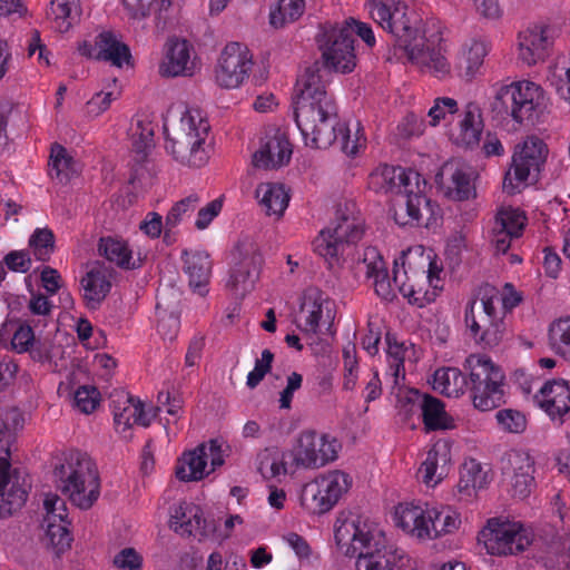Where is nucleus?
<instances>
[{
	"label": "nucleus",
	"mask_w": 570,
	"mask_h": 570,
	"mask_svg": "<svg viewBox=\"0 0 570 570\" xmlns=\"http://www.w3.org/2000/svg\"><path fill=\"white\" fill-rule=\"evenodd\" d=\"M321 63L315 61L297 80L294 118L306 146L326 149L338 140L341 124L337 106L326 92L321 76Z\"/></svg>",
	"instance_id": "obj_1"
},
{
	"label": "nucleus",
	"mask_w": 570,
	"mask_h": 570,
	"mask_svg": "<svg viewBox=\"0 0 570 570\" xmlns=\"http://www.w3.org/2000/svg\"><path fill=\"white\" fill-rule=\"evenodd\" d=\"M334 539L346 557H357V570H401L410 562L402 550L387 542L384 533L372 529L352 512L338 514Z\"/></svg>",
	"instance_id": "obj_2"
},
{
	"label": "nucleus",
	"mask_w": 570,
	"mask_h": 570,
	"mask_svg": "<svg viewBox=\"0 0 570 570\" xmlns=\"http://www.w3.org/2000/svg\"><path fill=\"white\" fill-rule=\"evenodd\" d=\"M505 375L490 357L471 354L463 370L454 367L439 368L433 375V389L451 396L458 395L463 385H469L475 409L491 411L505 403L503 390Z\"/></svg>",
	"instance_id": "obj_3"
},
{
	"label": "nucleus",
	"mask_w": 570,
	"mask_h": 570,
	"mask_svg": "<svg viewBox=\"0 0 570 570\" xmlns=\"http://www.w3.org/2000/svg\"><path fill=\"white\" fill-rule=\"evenodd\" d=\"M209 130V122L198 110H186L178 120L164 124L165 148L177 163L200 168L210 157Z\"/></svg>",
	"instance_id": "obj_4"
},
{
	"label": "nucleus",
	"mask_w": 570,
	"mask_h": 570,
	"mask_svg": "<svg viewBox=\"0 0 570 570\" xmlns=\"http://www.w3.org/2000/svg\"><path fill=\"white\" fill-rule=\"evenodd\" d=\"M58 488L81 510L90 509L100 494V480L96 464L87 453L70 451L65 462L53 470Z\"/></svg>",
	"instance_id": "obj_5"
},
{
	"label": "nucleus",
	"mask_w": 570,
	"mask_h": 570,
	"mask_svg": "<svg viewBox=\"0 0 570 570\" xmlns=\"http://www.w3.org/2000/svg\"><path fill=\"white\" fill-rule=\"evenodd\" d=\"M544 94L540 86L523 80L501 87L490 107L492 118L502 121L511 117L515 122H533L546 107Z\"/></svg>",
	"instance_id": "obj_6"
},
{
	"label": "nucleus",
	"mask_w": 570,
	"mask_h": 570,
	"mask_svg": "<svg viewBox=\"0 0 570 570\" xmlns=\"http://www.w3.org/2000/svg\"><path fill=\"white\" fill-rule=\"evenodd\" d=\"M499 291L484 284L479 287L476 298L468 303L465 308V324L473 340L484 346L498 345L503 336V316L497 309Z\"/></svg>",
	"instance_id": "obj_7"
},
{
	"label": "nucleus",
	"mask_w": 570,
	"mask_h": 570,
	"mask_svg": "<svg viewBox=\"0 0 570 570\" xmlns=\"http://www.w3.org/2000/svg\"><path fill=\"white\" fill-rule=\"evenodd\" d=\"M548 154V146L539 137L530 136L518 144L512 155L511 166L503 179V190L514 195L520 193V186L537 184Z\"/></svg>",
	"instance_id": "obj_8"
},
{
	"label": "nucleus",
	"mask_w": 570,
	"mask_h": 570,
	"mask_svg": "<svg viewBox=\"0 0 570 570\" xmlns=\"http://www.w3.org/2000/svg\"><path fill=\"white\" fill-rule=\"evenodd\" d=\"M354 203H345L336 212V222L333 228L323 229L314 240L315 252L325 259H337L344 246L356 244L364 234L363 223L353 215Z\"/></svg>",
	"instance_id": "obj_9"
},
{
	"label": "nucleus",
	"mask_w": 570,
	"mask_h": 570,
	"mask_svg": "<svg viewBox=\"0 0 570 570\" xmlns=\"http://www.w3.org/2000/svg\"><path fill=\"white\" fill-rule=\"evenodd\" d=\"M7 425L0 421V519L12 515L24 504L31 484L17 469H11L10 449L3 441Z\"/></svg>",
	"instance_id": "obj_10"
},
{
	"label": "nucleus",
	"mask_w": 570,
	"mask_h": 570,
	"mask_svg": "<svg viewBox=\"0 0 570 570\" xmlns=\"http://www.w3.org/2000/svg\"><path fill=\"white\" fill-rule=\"evenodd\" d=\"M370 13L384 30L389 31L395 41V47L407 56L415 43H420L419 31L413 28L406 17L405 7L393 3L392 0H371Z\"/></svg>",
	"instance_id": "obj_11"
},
{
	"label": "nucleus",
	"mask_w": 570,
	"mask_h": 570,
	"mask_svg": "<svg viewBox=\"0 0 570 570\" xmlns=\"http://www.w3.org/2000/svg\"><path fill=\"white\" fill-rule=\"evenodd\" d=\"M234 258L236 262L230 269L227 286L235 296L243 298L254 289L264 258L258 244L249 237L238 240Z\"/></svg>",
	"instance_id": "obj_12"
},
{
	"label": "nucleus",
	"mask_w": 570,
	"mask_h": 570,
	"mask_svg": "<svg viewBox=\"0 0 570 570\" xmlns=\"http://www.w3.org/2000/svg\"><path fill=\"white\" fill-rule=\"evenodd\" d=\"M350 478L341 471L321 475L306 483L301 492L302 507L312 514L328 512L350 488Z\"/></svg>",
	"instance_id": "obj_13"
},
{
	"label": "nucleus",
	"mask_w": 570,
	"mask_h": 570,
	"mask_svg": "<svg viewBox=\"0 0 570 570\" xmlns=\"http://www.w3.org/2000/svg\"><path fill=\"white\" fill-rule=\"evenodd\" d=\"M488 553L508 556L523 552L530 544L528 535L515 524L490 519L478 535Z\"/></svg>",
	"instance_id": "obj_14"
},
{
	"label": "nucleus",
	"mask_w": 570,
	"mask_h": 570,
	"mask_svg": "<svg viewBox=\"0 0 570 570\" xmlns=\"http://www.w3.org/2000/svg\"><path fill=\"white\" fill-rule=\"evenodd\" d=\"M323 39L324 41L320 43L323 66L342 73L353 71L356 66V55L350 28L332 27L324 32Z\"/></svg>",
	"instance_id": "obj_15"
},
{
	"label": "nucleus",
	"mask_w": 570,
	"mask_h": 570,
	"mask_svg": "<svg viewBox=\"0 0 570 570\" xmlns=\"http://www.w3.org/2000/svg\"><path fill=\"white\" fill-rule=\"evenodd\" d=\"M404 419L407 420L416 412L421 411V416L425 430H449L454 428L453 419L446 413L444 403L430 394H423L417 390L410 389L404 396H400Z\"/></svg>",
	"instance_id": "obj_16"
},
{
	"label": "nucleus",
	"mask_w": 570,
	"mask_h": 570,
	"mask_svg": "<svg viewBox=\"0 0 570 570\" xmlns=\"http://www.w3.org/2000/svg\"><path fill=\"white\" fill-rule=\"evenodd\" d=\"M252 67V55L247 47L239 42H230L219 56L216 81L223 88H237L248 77Z\"/></svg>",
	"instance_id": "obj_17"
},
{
	"label": "nucleus",
	"mask_w": 570,
	"mask_h": 570,
	"mask_svg": "<svg viewBox=\"0 0 570 570\" xmlns=\"http://www.w3.org/2000/svg\"><path fill=\"white\" fill-rule=\"evenodd\" d=\"M296 466L317 469L337 458L335 441L327 442L326 436H317L314 431L301 433L293 451Z\"/></svg>",
	"instance_id": "obj_18"
},
{
	"label": "nucleus",
	"mask_w": 570,
	"mask_h": 570,
	"mask_svg": "<svg viewBox=\"0 0 570 570\" xmlns=\"http://www.w3.org/2000/svg\"><path fill=\"white\" fill-rule=\"evenodd\" d=\"M533 465L531 456L523 451L511 450L502 456V475L511 484L514 497L523 499L530 494L534 484Z\"/></svg>",
	"instance_id": "obj_19"
},
{
	"label": "nucleus",
	"mask_w": 570,
	"mask_h": 570,
	"mask_svg": "<svg viewBox=\"0 0 570 570\" xmlns=\"http://www.w3.org/2000/svg\"><path fill=\"white\" fill-rule=\"evenodd\" d=\"M78 51L87 58L109 61L112 66L119 68L124 65L132 66L129 47L111 31H102L97 35L94 45L87 40L82 41L78 46Z\"/></svg>",
	"instance_id": "obj_20"
},
{
	"label": "nucleus",
	"mask_w": 570,
	"mask_h": 570,
	"mask_svg": "<svg viewBox=\"0 0 570 570\" xmlns=\"http://www.w3.org/2000/svg\"><path fill=\"white\" fill-rule=\"evenodd\" d=\"M115 269L105 262H95L81 279L83 299L90 309H98L111 289Z\"/></svg>",
	"instance_id": "obj_21"
},
{
	"label": "nucleus",
	"mask_w": 570,
	"mask_h": 570,
	"mask_svg": "<svg viewBox=\"0 0 570 570\" xmlns=\"http://www.w3.org/2000/svg\"><path fill=\"white\" fill-rule=\"evenodd\" d=\"M293 154L292 144L281 130L266 136L259 149L253 155V165L256 168L277 169L287 165Z\"/></svg>",
	"instance_id": "obj_22"
},
{
	"label": "nucleus",
	"mask_w": 570,
	"mask_h": 570,
	"mask_svg": "<svg viewBox=\"0 0 570 570\" xmlns=\"http://www.w3.org/2000/svg\"><path fill=\"white\" fill-rule=\"evenodd\" d=\"M540 407L552 421L564 423L570 413V382L564 379L549 381L540 389Z\"/></svg>",
	"instance_id": "obj_23"
},
{
	"label": "nucleus",
	"mask_w": 570,
	"mask_h": 570,
	"mask_svg": "<svg viewBox=\"0 0 570 570\" xmlns=\"http://www.w3.org/2000/svg\"><path fill=\"white\" fill-rule=\"evenodd\" d=\"M420 179L421 175L415 170L383 165L371 173L368 187L375 193L396 191L402 194L406 185L419 186Z\"/></svg>",
	"instance_id": "obj_24"
},
{
	"label": "nucleus",
	"mask_w": 570,
	"mask_h": 570,
	"mask_svg": "<svg viewBox=\"0 0 570 570\" xmlns=\"http://www.w3.org/2000/svg\"><path fill=\"white\" fill-rule=\"evenodd\" d=\"M196 65L190 60V47L187 40L169 39L166 43V55L159 66V73L166 78L190 77Z\"/></svg>",
	"instance_id": "obj_25"
},
{
	"label": "nucleus",
	"mask_w": 570,
	"mask_h": 570,
	"mask_svg": "<svg viewBox=\"0 0 570 570\" xmlns=\"http://www.w3.org/2000/svg\"><path fill=\"white\" fill-rule=\"evenodd\" d=\"M551 46L552 29L548 26H535L519 35L520 58L528 66L543 60Z\"/></svg>",
	"instance_id": "obj_26"
},
{
	"label": "nucleus",
	"mask_w": 570,
	"mask_h": 570,
	"mask_svg": "<svg viewBox=\"0 0 570 570\" xmlns=\"http://www.w3.org/2000/svg\"><path fill=\"white\" fill-rule=\"evenodd\" d=\"M444 175H449L445 196L450 199L463 202L476 196L475 173L471 168L445 164L439 176L442 178Z\"/></svg>",
	"instance_id": "obj_27"
},
{
	"label": "nucleus",
	"mask_w": 570,
	"mask_h": 570,
	"mask_svg": "<svg viewBox=\"0 0 570 570\" xmlns=\"http://www.w3.org/2000/svg\"><path fill=\"white\" fill-rule=\"evenodd\" d=\"M184 271L188 275L189 286L199 295L207 293L206 286L209 282L212 262L205 252L189 254L184 252Z\"/></svg>",
	"instance_id": "obj_28"
},
{
	"label": "nucleus",
	"mask_w": 570,
	"mask_h": 570,
	"mask_svg": "<svg viewBox=\"0 0 570 570\" xmlns=\"http://www.w3.org/2000/svg\"><path fill=\"white\" fill-rule=\"evenodd\" d=\"M208 454L207 444L202 443L194 450L183 454L176 466V476L184 482L199 481L206 475L205 468L207 465Z\"/></svg>",
	"instance_id": "obj_29"
},
{
	"label": "nucleus",
	"mask_w": 570,
	"mask_h": 570,
	"mask_svg": "<svg viewBox=\"0 0 570 570\" xmlns=\"http://www.w3.org/2000/svg\"><path fill=\"white\" fill-rule=\"evenodd\" d=\"M255 194L268 216H282L288 206L289 195L282 184L262 183L257 186Z\"/></svg>",
	"instance_id": "obj_30"
},
{
	"label": "nucleus",
	"mask_w": 570,
	"mask_h": 570,
	"mask_svg": "<svg viewBox=\"0 0 570 570\" xmlns=\"http://www.w3.org/2000/svg\"><path fill=\"white\" fill-rule=\"evenodd\" d=\"M49 16L59 32H67L80 19V0H51Z\"/></svg>",
	"instance_id": "obj_31"
},
{
	"label": "nucleus",
	"mask_w": 570,
	"mask_h": 570,
	"mask_svg": "<svg viewBox=\"0 0 570 570\" xmlns=\"http://www.w3.org/2000/svg\"><path fill=\"white\" fill-rule=\"evenodd\" d=\"M460 137L466 147L479 145L483 130V119L481 108L475 102H469L465 106L464 117L460 121Z\"/></svg>",
	"instance_id": "obj_32"
},
{
	"label": "nucleus",
	"mask_w": 570,
	"mask_h": 570,
	"mask_svg": "<svg viewBox=\"0 0 570 570\" xmlns=\"http://www.w3.org/2000/svg\"><path fill=\"white\" fill-rule=\"evenodd\" d=\"M489 483V475L481 464L474 459L464 462L456 488L461 494L471 497L476 490L483 489Z\"/></svg>",
	"instance_id": "obj_33"
},
{
	"label": "nucleus",
	"mask_w": 570,
	"mask_h": 570,
	"mask_svg": "<svg viewBox=\"0 0 570 570\" xmlns=\"http://www.w3.org/2000/svg\"><path fill=\"white\" fill-rule=\"evenodd\" d=\"M98 250L109 263H115L121 268L135 269L141 265L140 259L131 262V252L124 242L110 237L101 238Z\"/></svg>",
	"instance_id": "obj_34"
},
{
	"label": "nucleus",
	"mask_w": 570,
	"mask_h": 570,
	"mask_svg": "<svg viewBox=\"0 0 570 570\" xmlns=\"http://www.w3.org/2000/svg\"><path fill=\"white\" fill-rule=\"evenodd\" d=\"M426 507L410 504L396 511L397 525L403 530L424 539L430 535L429 525H425Z\"/></svg>",
	"instance_id": "obj_35"
},
{
	"label": "nucleus",
	"mask_w": 570,
	"mask_h": 570,
	"mask_svg": "<svg viewBox=\"0 0 570 570\" xmlns=\"http://www.w3.org/2000/svg\"><path fill=\"white\" fill-rule=\"evenodd\" d=\"M323 302H326V305H328V301L323 297V294L317 288L307 291L301 303V312H307L308 316L304 327L298 326L299 330L312 334L317 333L323 316Z\"/></svg>",
	"instance_id": "obj_36"
},
{
	"label": "nucleus",
	"mask_w": 570,
	"mask_h": 570,
	"mask_svg": "<svg viewBox=\"0 0 570 570\" xmlns=\"http://www.w3.org/2000/svg\"><path fill=\"white\" fill-rule=\"evenodd\" d=\"M366 276L374 278L375 293L382 299L392 302L396 297V286L390 281L385 262L381 256H376L373 262L366 265Z\"/></svg>",
	"instance_id": "obj_37"
},
{
	"label": "nucleus",
	"mask_w": 570,
	"mask_h": 570,
	"mask_svg": "<svg viewBox=\"0 0 570 570\" xmlns=\"http://www.w3.org/2000/svg\"><path fill=\"white\" fill-rule=\"evenodd\" d=\"M12 332L10 344L13 351L17 353H26L29 346L36 338L35 332L28 322L20 320L11 321L2 326L0 330V341L4 340V334L8 336Z\"/></svg>",
	"instance_id": "obj_38"
},
{
	"label": "nucleus",
	"mask_w": 570,
	"mask_h": 570,
	"mask_svg": "<svg viewBox=\"0 0 570 570\" xmlns=\"http://www.w3.org/2000/svg\"><path fill=\"white\" fill-rule=\"evenodd\" d=\"M75 160L67 154L61 145L55 144L51 147L50 155V176L61 184H67L76 174Z\"/></svg>",
	"instance_id": "obj_39"
},
{
	"label": "nucleus",
	"mask_w": 570,
	"mask_h": 570,
	"mask_svg": "<svg viewBox=\"0 0 570 570\" xmlns=\"http://www.w3.org/2000/svg\"><path fill=\"white\" fill-rule=\"evenodd\" d=\"M551 350L570 361V316L553 321L548 331Z\"/></svg>",
	"instance_id": "obj_40"
},
{
	"label": "nucleus",
	"mask_w": 570,
	"mask_h": 570,
	"mask_svg": "<svg viewBox=\"0 0 570 570\" xmlns=\"http://www.w3.org/2000/svg\"><path fill=\"white\" fill-rule=\"evenodd\" d=\"M407 59L417 65H424L433 68L438 73L448 72V62L438 51L425 46V38H420V43H415L414 49L406 56Z\"/></svg>",
	"instance_id": "obj_41"
},
{
	"label": "nucleus",
	"mask_w": 570,
	"mask_h": 570,
	"mask_svg": "<svg viewBox=\"0 0 570 570\" xmlns=\"http://www.w3.org/2000/svg\"><path fill=\"white\" fill-rule=\"evenodd\" d=\"M402 194H404L406 197L405 209L409 219L400 220L397 217H395L396 223L400 225H407L410 223L420 222L422 206L428 209L430 206V200L422 195L420 185H406L403 188Z\"/></svg>",
	"instance_id": "obj_42"
},
{
	"label": "nucleus",
	"mask_w": 570,
	"mask_h": 570,
	"mask_svg": "<svg viewBox=\"0 0 570 570\" xmlns=\"http://www.w3.org/2000/svg\"><path fill=\"white\" fill-rule=\"evenodd\" d=\"M305 10V0H279L276 10L269 14V22L275 28L297 20Z\"/></svg>",
	"instance_id": "obj_43"
},
{
	"label": "nucleus",
	"mask_w": 570,
	"mask_h": 570,
	"mask_svg": "<svg viewBox=\"0 0 570 570\" xmlns=\"http://www.w3.org/2000/svg\"><path fill=\"white\" fill-rule=\"evenodd\" d=\"M527 220L524 212L519 208L503 207L495 215L494 225L521 237Z\"/></svg>",
	"instance_id": "obj_44"
},
{
	"label": "nucleus",
	"mask_w": 570,
	"mask_h": 570,
	"mask_svg": "<svg viewBox=\"0 0 570 570\" xmlns=\"http://www.w3.org/2000/svg\"><path fill=\"white\" fill-rule=\"evenodd\" d=\"M216 530L214 521H207L203 518V511L196 518L184 520L179 525H174V531L181 535H194L198 537V540H203L213 534Z\"/></svg>",
	"instance_id": "obj_45"
},
{
	"label": "nucleus",
	"mask_w": 570,
	"mask_h": 570,
	"mask_svg": "<svg viewBox=\"0 0 570 570\" xmlns=\"http://www.w3.org/2000/svg\"><path fill=\"white\" fill-rule=\"evenodd\" d=\"M37 259L47 262L55 250V235L49 228H37L29 239Z\"/></svg>",
	"instance_id": "obj_46"
},
{
	"label": "nucleus",
	"mask_w": 570,
	"mask_h": 570,
	"mask_svg": "<svg viewBox=\"0 0 570 570\" xmlns=\"http://www.w3.org/2000/svg\"><path fill=\"white\" fill-rule=\"evenodd\" d=\"M495 419H497V422H498L499 426L501 428V430H503L504 432H508V433L520 434V433H523L527 429V423H528L527 417L519 410H514V409L499 410L495 413Z\"/></svg>",
	"instance_id": "obj_47"
},
{
	"label": "nucleus",
	"mask_w": 570,
	"mask_h": 570,
	"mask_svg": "<svg viewBox=\"0 0 570 570\" xmlns=\"http://www.w3.org/2000/svg\"><path fill=\"white\" fill-rule=\"evenodd\" d=\"M69 524V522H60L57 524L55 521H49L47 535L57 554L65 552L71 546L72 535L68 528Z\"/></svg>",
	"instance_id": "obj_48"
},
{
	"label": "nucleus",
	"mask_w": 570,
	"mask_h": 570,
	"mask_svg": "<svg viewBox=\"0 0 570 570\" xmlns=\"http://www.w3.org/2000/svg\"><path fill=\"white\" fill-rule=\"evenodd\" d=\"M199 202V197L195 194L189 195L188 197L177 202L166 217L165 223V237L168 235L171 228L176 227L181 217L188 213L193 212L196 208L197 203Z\"/></svg>",
	"instance_id": "obj_49"
},
{
	"label": "nucleus",
	"mask_w": 570,
	"mask_h": 570,
	"mask_svg": "<svg viewBox=\"0 0 570 570\" xmlns=\"http://www.w3.org/2000/svg\"><path fill=\"white\" fill-rule=\"evenodd\" d=\"M56 350L57 346L50 336H38L33 340L26 353H29L32 361L46 363L52 361L56 355Z\"/></svg>",
	"instance_id": "obj_50"
},
{
	"label": "nucleus",
	"mask_w": 570,
	"mask_h": 570,
	"mask_svg": "<svg viewBox=\"0 0 570 570\" xmlns=\"http://www.w3.org/2000/svg\"><path fill=\"white\" fill-rule=\"evenodd\" d=\"M100 393L92 385H82L75 392V404L83 413L89 414L98 405Z\"/></svg>",
	"instance_id": "obj_51"
},
{
	"label": "nucleus",
	"mask_w": 570,
	"mask_h": 570,
	"mask_svg": "<svg viewBox=\"0 0 570 570\" xmlns=\"http://www.w3.org/2000/svg\"><path fill=\"white\" fill-rule=\"evenodd\" d=\"M154 130L150 126H144L141 121H138L136 129L131 134L132 148L144 158L153 146Z\"/></svg>",
	"instance_id": "obj_52"
},
{
	"label": "nucleus",
	"mask_w": 570,
	"mask_h": 570,
	"mask_svg": "<svg viewBox=\"0 0 570 570\" xmlns=\"http://www.w3.org/2000/svg\"><path fill=\"white\" fill-rule=\"evenodd\" d=\"M114 564L124 570H141L142 558L134 548H125L115 556Z\"/></svg>",
	"instance_id": "obj_53"
},
{
	"label": "nucleus",
	"mask_w": 570,
	"mask_h": 570,
	"mask_svg": "<svg viewBox=\"0 0 570 570\" xmlns=\"http://www.w3.org/2000/svg\"><path fill=\"white\" fill-rule=\"evenodd\" d=\"M357 127H360V124H357ZM358 131L360 128H357L355 137L352 139L351 129L345 124L344 126L341 127L338 140H336L335 142L340 145V148L344 154L348 156H354L357 154L358 148L362 146Z\"/></svg>",
	"instance_id": "obj_54"
},
{
	"label": "nucleus",
	"mask_w": 570,
	"mask_h": 570,
	"mask_svg": "<svg viewBox=\"0 0 570 570\" xmlns=\"http://www.w3.org/2000/svg\"><path fill=\"white\" fill-rule=\"evenodd\" d=\"M458 111L456 100L448 97L436 98L434 106L430 109L431 125L436 126L439 121L445 117V114H455Z\"/></svg>",
	"instance_id": "obj_55"
},
{
	"label": "nucleus",
	"mask_w": 570,
	"mask_h": 570,
	"mask_svg": "<svg viewBox=\"0 0 570 570\" xmlns=\"http://www.w3.org/2000/svg\"><path fill=\"white\" fill-rule=\"evenodd\" d=\"M341 28H350L351 38L353 33L357 35L368 47L375 45V36L370 24L358 21L354 18H350L344 22Z\"/></svg>",
	"instance_id": "obj_56"
},
{
	"label": "nucleus",
	"mask_w": 570,
	"mask_h": 570,
	"mask_svg": "<svg viewBox=\"0 0 570 570\" xmlns=\"http://www.w3.org/2000/svg\"><path fill=\"white\" fill-rule=\"evenodd\" d=\"M45 509L48 514L49 521L68 522L67 519V507L66 502L60 499L57 494L48 495L43 502Z\"/></svg>",
	"instance_id": "obj_57"
},
{
	"label": "nucleus",
	"mask_w": 570,
	"mask_h": 570,
	"mask_svg": "<svg viewBox=\"0 0 570 570\" xmlns=\"http://www.w3.org/2000/svg\"><path fill=\"white\" fill-rule=\"evenodd\" d=\"M444 517L443 509L429 508L426 505L425 525H429L430 535H425L428 539H433L445 534V530H441L442 519Z\"/></svg>",
	"instance_id": "obj_58"
},
{
	"label": "nucleus",
	"mask_w": 570,
	"mask_h": 570,
	"mask_svg": "<svg viewBox=\"0 0 570 570\" xmlns=\"http://www.w3.org/2000/svg\"><path fill=\"white\" fill-rule=\"evenodd\" d=\"M519 237L520 236L514 235V233L501 229L499 226L493 225L490 240L498 253L505 254L511 246V240Z\"/></svg>",
	"instance_id": "obj_59"
},
{
	"label": "nucleus",
	"mask_w": 570,
	"mask_h": 570,
	"mask_svg": "<svg viewBox=\"0 0 570 570\" xmlns=\"http://www.w3.org/2000/svg\"><path fill=\"white\" fill-rule=\"evenodd\" d=\"M223 202L220 199H214L208 203L205 207L199 209L195 226L198 229H205L212 220L220 213Z\"/></svg>",
	"instance_id": "obj_60"
},
{
	"label": "nucleus",
	"mask_w": 570,
	"mask_h": 570,
	"mask_svg": "<svg viewBox=\"0 0 570 570\" xmlns=\"http://www.w3.org/2000/svg\"><path fill=\"white\" fill-rule=\"evenodd\" d=\"M121 399H124V403H128V410L132 416V423L142 426H148L150 424V419L147 416L144 410V404L139 400H136L129 394H121Z\"/></svg>",
	"instance_id": "obj_61"
},
{
	"label": "nucleus",
	"mask_w": 570,
	"mask_h": 570,
	"mask_svg": "<svg viewBox=\"0 0 570 570\" xmlns=\"http://www.w3.org/2000/svg\"><path fill=\"white\" fill-rule=\"evenodd\" d=\"M3 262L12 272L26 273L31 267V259L23 252L12 250L4 256Z\"/></svg>",
	"instance_id": "obj_62"
},
{
	"label": "nucleus",
	"mask_w": 570,
	"mask_h": 570,
	"mask_svg": "<svg viewBox=\"0 0 570 570\" xmlns=\"http://www.w3.org/2000/svg\"><path fill=\"white\" fill-rule=\"evenodd\" d=\"M485 47L482 42H474L466 57V75L472 77L478 68L482 65L485 57Z\"/></svg>",
	"instance_id": "obj_63"
},
{
	"label": "nucleus",
	"mask_w": 570,
	"mask_h": 570,
	"mask_svg": "<svg viewBox=\"0 0 570 570\" xmlns=\"http://www.w3.org/2000/svg\"><path fill=\"white\" fill-rule=\"evenodd\" d=\"M553 553L557 556V566L563 569L570 568V534L561 537L552 546Z\"/></svg>",
	"instance_id": "obj_64"
}]
</instances>
